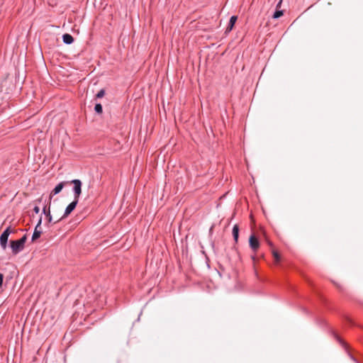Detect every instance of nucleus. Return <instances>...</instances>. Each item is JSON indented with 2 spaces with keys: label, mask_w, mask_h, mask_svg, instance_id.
<instances>
[{
  "label": "nucleus",
  "mask_w": 363,
  "mask_h": 363,
  "mask_svg": "<svg viewBox=\"0 0 363 363\" xmlns=\"http://www.w3.org/2000/svg\"><path fill=\"white\" fill-rule=\"evenodd\" d=\"M41 223H42V216H40L39 220H38V223H37L35 228H38L40 226Z\"/></svg>",
  "instance_id": "a211bd4d"
},
{
  "label": "nucleus",
  "mask_w": 363,
  "mask_h": 363,
  "mask_svg": "<svg viewBox=\"0 0 363 363\" xmlns=\"http://www.w3.org/2000/svg\"><path fill=\"white\" fill-rule=\"evenodd\" d=\"M79 202V199H74L73 201H72L65 208V211L64 212V214L62 216L58 219L57 220L55 221L54 223H57L62 220L66 218L76 208L77 203Z\"/></svg>",
  "instance_id": "f03ea898"
},
{
  "label": "nucleus",
  "mask_w": 363,
  "mask_h": 363,
  "mask_svg": "<svg viewBox=\"0 0 363 363\" xmlns=\"http://www.w3.org/2000/svg\"><path fill=\"white\" fill-rule=\"evenodd\" d=\"M15 230H12L11 226L7 227L0 235V245L3 250L7 247L9 236L11 233H14Z\"/></svg>",
  "instance_id": "f257e3e1"
},
{
  "label": "nucleus",
  "mask_w": 363,
  "mask_h": 363,
  "mask_svg": "<svg viewBox=\"0 0 363 363\" xmlns=\"http://www.w3.org/2000/svg\"><path fill=\"white\" fill-rule=\"evenodd\" d=\"M333 284L336 286V287H337V289H340V290H341V291L342 290V285H340V284H337V283H336V282H334V281H333Z\"/></svg>",
  "instance_id": "412c9836"
},
{
  "label": "nucleus",
  "mask_w": 363,
  "mask_h": 363,
  "mask_svg": "<svg viewBox=\"0 0 363 363\" xmlns=\"http://www.w3.org/2000/svg\"><path fill=\"white\" fill-rule=\"evenodd\" d=\"M239 226L238 225L235 224L234 225L232 230L233 237L235 240V242L237 243L238 242V238H239Z\"/></svg>",
  "instance_id": "9b49d317"
},
{
  "label": "nucleus",
  "mask_w": 363,
  "mask_h": 363,
  "mask_svg": "<svg viewBox=\"0 0 363 363\" xmlns=\"http://www.w3.org/2000/svg\"><path fill=\"white\" fill-rule=\"evenodd\" d=\"M33 211L38 214L39 212H40V208L38 206H35L34 208H33Z\"/></svg>",
  "instance_id": "6ab92c4d"
},
{
  "label": "nucleus",
  "mask_w": 363,
  "mask_h": 363,
  "mask_svg": "<svg viewBox=\"0 0 363 363\" xmlns=\"http://www.w3.org/2000/svg\"><path fill=\"white\" fill-rule=\"evenodd\" d=\"M64 186H65L64 182H60L59 184H57L55 186V187L52 189V191H51L50 199H51L52 196H55V195L59 194L63 189Z\"/></svg>",
  "instance_id": "1a4fd4ad"
},
{
  "label": "nucleus",
  "mask_w": 363,
  "mask_h": 363,
  "mask_svg": "<svg viewBox=\"0 0 363 363\" xmlns=\"http://www.w3.org/2000/svg\"><path fill=\"white\" fill-rule=\"evenodd\" d=\"M273 256L277 262H279L280 261L281 257H280L279 254L278 253V252H277L275 250L273 251Z\"/></svg>",
  "instance_id": "2eb2a0df"
},
{
  "label": "nucleus",
  "mask_w": 363,
  "mask_h": 363,
  "mask_svg": "<svg viewBox=\"0 0 363 363\" xmlns=\"http://www.w3.org/2000/svg\"><path fill=\"white\" fill-rule=\"evenodd\" d=\"M41 234H42V231L39 230L38 228H35L33 235H32L31 240L33 242L36 240L37 239H38L40 237Z\"/></svg>",
  "instance_id": "f8f14e48"
},
{
  "label": "nucleus",
  "mask_w": 363,
  "mask_h": 363,
  "mask_svg": "<svg viewBox=\"0 0 363 363\" xmlns=\"http://www.w3.org/2000/svg\"><path fill=\"white\" fill-rule=\"evenodd\" d=\"M94 111L96 113L100 114L102 113L103 111V107H102V105L99 103L98 104H96L95 106H94Z\"/></svg>",
  "instance_id": "4468645a"
},
{
  "label": "nucleus",
  "mask_w": 363,
  "mask_h": 363,
  "mask_svg": "<svg viewBox=\"0 0 363 363\" xmlns=\"http://www.w3.org/2000/svg\"><path fill=\"white\" fill-rule=\"evenodd\" d=\"M3 280H4V275L0 273V287L2 286L3 284Z\"/></svg>",
  "instance_id": "aec40b11"
},
{
  "label": "nucleus",
  "mask_w": 363,
  "mask_h": 363,
  "mask_svg": "<svg viewBox=\"0 0 363 363\" xmlns=\"http://www.w3.org/2000/svg\"><path fill=\"white\" fill-rule=\"evenodd\" d=\"M284 14V11L282 10H276V11L273 14V18L277 19L282 16Z\"/></svg>",
  "instance_id": "ddd939ff"
},
{
  "label": "nucleus",
  "mask_w": 363,
  "mask_h": 363,
  "mask_svg": "<svg viewBox=\"0 0 363 363\" xmlns=\"http://www.w3.org/2000/svg\"><path fill=\"white\" fill-rule=\"evenodd\" d=\"M71 183L73 184L72 191L74 193V199H79L82 194V183L81 180L77 179L72 180Z\"/></svg>",
  "instance_id": "20e7f679"
},
{
  "label": "nucleus",
  "mask_w": 363,
  "mask_h": 363,
  "mask_svg": "<svg viewBox=\"0 0 363 363\" xmlns=\"http://www.w3.org/2000/svg\"><path fill=\"white\" fill-rule=\"evenodd\" d=\"M104 94H105V90L102 89L96 94V98H97V99L102 98L104 96Z\"/></svg>",
  "instance_id": "dca6fc26"
},
{
  "label": "nucleus",
  "mask_w": 363,
  "mask_h": 363,
  "mask_svg": "<svg viewBox=\"0 0 363 363\" xmlns=\"http://www.w3.org/2000/svg\"><path fill=\"white\" fill-rule=\"evenodd\" d=\"M19 242L21 243H22L24 246H25V243L27 240V235H24L21 238H20L19 240Z\"/></svg>",
  "instance_id": "f3484780"
},
{
  "label": "nucleus",
  "mask_w": 363,
  "mask_h": 363,
  "mask_svg": "<svg viewBox=\"0 0 363 363\" xmlns=\"http://www.w3.org/2000/svg\"><path fill=\"white\" fill-rule=\"evenodd\" d=\"M255 259H256V256H255V255H252V259L253 261H255Z\"/></svg>",
  "instance_id": "4be33fe9"
},
{
  "label": "nucleus",
  "mask_w": 363,
  "mask_h": 363,
  "mask_svg": "<svg viewBox=\"0 0 363 363\" xmlns=\"http://www.w3.org/2000/svg\"><path fill=\"white\" fill-rule=\"evenodd\" d=\"M10 247L12 250L13 255H16L24 249V245L19 242L18 240H11Z\"/></svg>",
  "instance_id": "39448f33"
},
{
  "label": "nucleus",
  "mask_w": 363,
  "mask_h": 363,
  "mask_svg": "<svg viewBox=\"0 0 363 363\" xmlns=\"http://www.w3.org/2000/svg\"><path fill=\"white\" fill-rule=\"evenodd\" d=\"M62 41L66 45H70L74 42V38L69 33H65L62 35Z\"/></svg>",
  "instance_id": "9d476101"
},
{
  "label": "nucleus",
  "mask_w": 363,
  "mask_h": 363,
  "mask_svg": "<svg viewBox=\"0 0 363 363\" xmlns=\"http://www.w3.org/2000/svg\"><path fill=\"white\" fill-rule=\"evenodd\" d=\"M43 213L45 215L48 223H52V216L50 213V205L48 206H45L43 208Z\"/></svg>",
  "instance_id": "6e6552de"
},
{
  "label": "nucleus",
  "mask_w": 363,
  "mask_h": 363,
  "mask_svg": "<svg viewBox=\"0 0 363 363\" xmlns=\"http://www.w3.org/2000/svg\"><path fill=\"white\" fill-rule=\"evenodd\" d=\"M281 4V0L279 1V2L277 4V7L280 6Z\"/></svg>",
  "instance_id": "5701e85b"
},
{
  "label": "nucleus",
  "mask_w": 363,
  "mask_h": 363,
  "mask_svg": "<svg viewBox=\"0 0 363 363\" xmlns=\"http://www.w3.org/2000/svg\"><path fill=\"white\" fill-rule=\"evenodd\" d=\"M237 20H238V16H232L230 17V18L229 20V23H228V27L226 28V30L225 31V33L226 34L230 33L233 30V27H234Z\"/></svg>",
  "instance_id": "0eeeda50"
},
{
  "label": "nucleus",
  "mask_w": 363,
  "mask_h": 363,
  "mask_svg": "<svg viewBox=\"0 0 363 363\" xmlns=\"http://www.w3.org/2000/svg\"><path fill=\"white\" fill-rule=\"evenodd\" d=\"M333 337H335V339L342 345V347L345 349V350L346 351V352L347 353L349 357L355 363H359L357 359L354 357L352 356V354L349 351V347H348V345L347 344L340 338V337L337 334L335 333L334 331H333Z\"/></svg>",
  "instance_id": "7ed1b4c3"
},
{
  "label": "nucleus",
  "mask_w": 363,
  "mask_h": 363,
  "mask_svg": "<svg viewBox=\"0 0 363 363\" xmlns=\"http://www.w3.org/2000/svg\"><path fill=\"white\" fill-rule=\"evenodd\" d=\"M249 245L255 254L257 252V250L260 246V242H259V239L254 234H252L250 236Z\"/></svg>",
  "instance_id": "423d86ee"
}]
</instances>
